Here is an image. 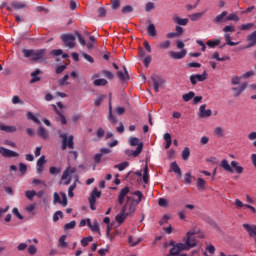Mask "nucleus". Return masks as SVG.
I'll list each match as a JSON object with an SVG mask.
<instances>
[{
    "instance_id": "nucleus-1",
    "label": "nucleus",
    "mask_w": 256,
    "mask_h": 256,
    "mask_svg": "<svg viewBox=\"0 0 256 256\" xmlns=\"http://www.w3.org/2000/svg\"><path fill=\"white\" fill-rule=\"evenodd\" d=\"M132 195H135L137 199L133 198V196H127L126 204L121 209L122 212L126 213L129 217L133 215L137 209V206L143 199V193L141 191H135L132 193Z\"/></svg>"
},
{
    "instance_id": "nucleus-2",
    "label": "nucleus",
    "mask_w": 256,
    "mask_h": 256,
    "mask_svg": "<svg viewBox=\"0 0 256 256\" xmlns=\"http://www.w3.org/2000/svg\"><path fill=\"white\" fill-rule=\"evenodd\" d=\"M220 166L227 173H237L238 175H241V173H243V167L239 165V162L237 161H232L229 164V161H227V159H223L220 163Z\"/></svg>"
},
{
    "instance_id": "nucleus-3",
    "label": "nucleus",
    "mask_w": 256,
    "mask_h": 256,
    "mask_svg": "<svg viewBox=\"0 0 256 256\" xmlns=\"http://www.w3.org/2000/svg\"><path fill=\"white\" fill-rule=\"evenodd\" d=\"M197 233L198 230L193 228L192 230H189L186 234V237L183 238V245L186 251H189V249H193V247H197V238L195 237Z\"/></svg>"
},
{
    "instance_id": "nucleus-4",
    "label": "nucleus",
    "mask_w": 256,
    "mask_h": 256,
    "mask_svg": "<svg viewBox=\"0 0 256 256\" xmlns=\"http://www.w3.org/2000/svg\"><path fill=\"white\" fill-rule=\"evenodd\" d=\"M46 51L47 50L45 49H38V50L22 49V53L24 57H26L27 59L31 57L32 61H43Z\"/></svg>"
},
{
    "instance_id": "nucleus-5",
    "label": "nucleus",
    "mask_w": 256,
    "mask_h": 256,
    "mask_svg": "<svg viewBox=\"0 0 256 256\" xmlns=\"http://www.w3.org/2000/svg\"><path fill=\"white\" fill-rule=\"evenodd\" d=\"M165 247H171L168 256H177L182 251H187V248H185L183 243H175L173 240H171L169 243H166Z\"/></svg>"
},
{
    "instance_id": "nucleus-6",
    "label": "nucleus",
    "mask_w": 256,
    "mask_h": 256,
    "mask_svg": "<svg viewBox=\"0 0 256 256\" xmlns=\"http://www.w3.org/2000/svg\"><path fill=\"white\" fill-rule=\"evenodd\" d=\"M74 173H77V168L71 166L65 168L61 177V183L63 185H70Z\"/></svg>"
},
{
    "instance_id": "nucleus-7",
    "label": "nucleus",
    "mask_w": 256,
    "mask_h": 256,
    "mask_svg": "<svg viewBox=\"0 0 256 256\" xmlns=\"http://www.w3.org/2000/svg\"><path fill=\"white\" fill-rule=\"evenodd\" d=\"M151 81L155 93H159V88L165 85V79L161 76L152 75Z\"/></svg>"
},
{
    "instance_id": "nucleus-8",
    "label": "nucleus",
    "mask_w": 256,
    "mask_h": 256,
    "mask_svg": "<svg viewBox=\"0 0 256 256\" xmlns=\"http://www.w3.org/2000/svg\"><path fill=\"white\" fill-rule=\"evenodd\" d=\"M60 38L69 49L75 47V36L73 34H62Z\"/></svg>"
},
{
    "instance_id": "nucleus-9",
    "label": "nucleus",
    "mask_w": 256,
    "mask_h": 256,
    "mask_svg": "<svg viewBox=\"0 0 256 256\" xmlns=\"http://www.w3.org/2000/svg\"><path fill=\"white\" fill-rule=\"evenodd\" d=\"M62 139V151H65L67 147L73 149V136L67 137V134H60Z\"/></svg>"
},
{
    "instance_id": "nucleus-10",
    "label": "nucleus",
    "mask_w": 256,
    "mask_h": 256,
    "mask_svg": "<svg viewBox=\"0 0 256 256\" xmlns=\"http://www.w3.org/2000/svg\"><path fill=\"white\" fill-rule=\"evenodd\" d=\"M213 115V111L211 109H207V105L203 104L199 108L198 116L200 119H207V117H211Z\"/></svg>"
},
{
    "instance_id": "nucleus-11",
    "label": "nucleus",
    "mask_w": 256,
    "mask_h": 256,
    "mask_svg": "<svg viewBox=\"0 0 256 256\" xmlns=\"http://www.w3.org/2000/svg\"><path fill=\"white\" fill-rule=\"evenodd\" d=\"M207 79V72L204 71L202 74H195L190 76V83L197 85V81L203 82Z\"/></svg>"
},
{
    "instance_id": "nucleus-12",
    "label": "nucleus",
    "mask_w": 256,
    "mask_h": 256,
    "mask_svg": "<svg viewBox=\"0 0 256 256\" xmlns=\"http://www.w3.org/2000/svg\"><path fill=\"white\" fill-rule=\"evenodd\" d=\"M168 55L171 59H185V55H187V50L182 49L180 52L169 51Z\"/></svg>"
},
{
    "instance_id": "nucleus-13",
    "label": "nucleus",
    "mask_w": 256,
    "mask_h": 256,
    "mask_svg": "<svg viewBox=\"0 0 256 256\" xmlns=\"http://www.w3.org/2000/svg\"><path fill=\"white\" fill-rule=\"evenodd\" d=\"M246 41L248 43L246 46V49H251V47H255V45H256V30L253 31L252 33H250L246 37Z\"/></svg>"
},
{
    "instance_id": "nucleus-14",
    "label": "nucleus",
    "mask_w": 256,
    "mask_h": 256,
    "mask_svg": "<svg viewBox=\"0 0 256 256\" xmlns=\"http://www.w3.org/2000/svg\"><path fill=\"white\" fill-rule=\"evenodd\" d=\"M27 7V4L25 2H17V1H12L11 6H7L8 11H13L15 9L18 11L19 9H25Z\"/></svg>"
},
{
    "instance_id": "nucleus-15",
    "label": "nucleus",
    "mask_w": 256,
    "mask_h": 256,
    "mask_svg": "<svg viewBox=\"0 0 256 256\" xmlns=\"http://www.w3.org/2000/svg\"><path fill=\"white\" fill-rule=\"evenodd\" d=\"M87 225L91 231H93V233H98V235H101V229L99 228V222L97 220H94L92 224L91 219L87 218Z\"/></svg>"
},
{
    "instance_id": "nucleus-16",
    "label": "nucleus",
    "mask_w": 256,
    "mask_h": 256,
    "mask_svg": "<svg viewBox=\"0 0 256 256\" xmlns=\"http://www.w3.org/2000/svg\"><path fill=\"white\" fill-rule=\"evenodd\" d=\"M129 195V186H125L118 195V204L123 205L125 198Z\"/></svg>"
},
{
    "instance_id": "nucleus-17",
    "label": "nucleus",
    "mask_w": 256,
    "mask_h": 256,
    "mask_svg": "<svg viewBox=\"0 0 256 256\" xmlns=\"http://www.w3.org/2000/svg\"><path fill=\"white\" fill-rule=\"evenodd\" d=\"M0 153L3 157H19V153L5 147H0Z\"/></svg>"
},
{
    "instance_id": "nucleus-18",
    "label": "nucleus",
    "mask_w": 256,
    "mask_h": 256,
    "mask_svg": "<svg viewBox=\"0 0 256 256\" xmlns=\"http://www.w3.org/2000/svg\"><path fill=\"white\" fill-rule=\"evenodd\" d=\"M248 85L249 84H247V82H243L242 84H240V86L233 87L232 91H234V97H239V95H241V93H243V91L247 89Z\"/></svg>"
},
{
    "instance_id": "nucleus-19",
    "label": "nucleus",
    "mask_w": 256,
    "mask_h": 256,
    "mask_svg": "<svg viewBox=\"0 0 256 256\" xmlns=\"http://www.w3.org/2000/svg\"><path fill=\"white\" fill-rule=\"evenodd\" d=\"M141 151H143V143L138 144L136 150H126L125 153L127 155H132L133 157H139Z\"/></svg>"
},
{
    "instance_id": "nucleus-20",
    "label": "nucleus",
    "mask_w": 256,
    "mask_h": 256,
    "mask_svg": "<svg viewBox=\"0 0 256 256\" xmlns=\"http://www.w3.org/2000/svg\"><path fill=\"white\" fill-rule=\"evenodd\" d=\"M108 121L113 123V125H116L117 123V118L113 116V105L111 104V96L109 98Z\"/></svg>"
},
{
    "instance_id": "nucleus-21",
    "label": "nucleus",
    "mask_w": 256,
    "mask_h": 256,
    "mask_svg": "<svg viewBox=\"0 0 256 256\" xmlns=\"http://www.w3.org/2000/svg\"><path fill=\"white\" fill-rule=\"evenodd\" d=\"M47 163V160H45V156H41L38 161H37V166H36V173L38 175H41L43 173V165Z\"/></svg>"
},
{
    "instance_id": "nucleus-22",
    "label": "nucleus",
    "mask_w": 256,
    "mask_h": 256,
    "mask_svg": "<svg viewBox=\"0 0 256 256\" xmlns=\"http://www.w3.org/2000/svg\"><path fill=\"white\" fill-rule=\"evenodd\" d=\"M243 227L249 233L250 237H256V225L243 224Z\"/></svg>"
},
{
    "instance_id": "nucleus-23",
    "label": "nucleus",
    "mask_w": 256,
    "mask_h": 256,
    "mask_svg": "<svg viewBox=\"0 0 256 256\" xmlns=\"http://www.w3.org/2000/svg\"><path fill=\"white\" fill-rule=\"evenodd\" d=\"M170 171H173L177 175V177L181 178L182 173H181V168H179V165L177 162H172L170 165Z\"/></svg>"
},
{
    "instance_id": "nucleus-24",
    "label": "nucleus",
    "mask_w": 256,
    "mask_h": 256,
    "mask_svg": "<svg viewBox=\"0 0 256 256\" xmlns=\"http://www.w3.org/2000/svg\"><path fill=\"white\" fill-rule=\"evenodd\" d=\"M226 19H227V11H223L222 13H220L219 15H217L214 18L213 22L214 23H223V22L227 21Z\"/></svg>"
},
{
    "instance_id": "nucleus-25",
    "label": "nucleus",
    "mask_w": 256,
    "mask_h": 256,
    "mask_svg": "<svg viewBox=\"0 0 256 256\" xmlns=\"http://www.w3.org/2000/svg\"><path fill=\"white\" fill-rule=\"evenodd\" d=\"M124 73L122 71H118L117 75L120 81H127L129 79V72H127V67L123 66Z\"/></svg>"
},
{
    "instance_id": "nucleus-26",
    "label": "nucleus",
    "mask_w": 256,
    "mask_h": 256,
    "mask_svg": "<svg viewBox=\"0 0 256 256\" xmlns=\"http://www.w3.org/2000/svg\"><path fill=\"white\" fill-rule=\"evenodd\" d=\"M37 135H38V137H41L42 139H47L49 137V132L45 128H43V126H40L37 129Z\"/></svg>"
},
{
    "instance_id": "nucleus-27",
    "label": "nucleus",
    "mask_w": 256,
    "mask_h": 256,
    "mask_svg": "<svg viewBox=\"0 0 256 256\" xmlns=\"http://www.w3.org/2000/svg\"><path fill=\"white\" fill-rule=\"evenodd\" d=\"M0 131H5L6 133H15V131H17V127L0 124Z\"/></svg>"
},
{
    "instance_id": "nucleus-28",
    "label": "nucleus",
    "mask_w": 256,
    "mask_h": 256,
    "mask_svg": "<svg viewBox=\"0 0 256 256\" xmlns=\"http://www.w3.org/2000/svg\"><path fill=\"white\" fill-rule=\"evenodd\" d=\"M147 33L149 37H156L157 36V29L155 28V24L150 23L147 26Z\"/></svg>"
},
{
    "instance_id": "nucleus-29",
    "label": "nucleus",
    "mask_w": 256,
    "mask_h": 256,
    "mask_svg": "<svg viewBox=\"0 0 256 256\" xmlns=\"http://www.w3.org/2000/svg\"><path fill=\"white\" fill-rule=\"evenodd\" d=\"M101 197V191L97 190V188H94L93 191L90 194L89 201L94 200L97 202V199Z\"/></svg>"
},
{
    "instance_id": "nucleus-30",
    "label": "nucleus",
    "mask_w": 256,
    "mask_h": 256,
    "mask_svg": "<svg viewBox=\"0 0 256 256\" xmlns=\"http://www.w3.org/2000/svg\"><path fill=\"white\" fill-rule=\"evenodd\" d=\"M224 39H225L226 45H229L230 47H235V46L239 45V43H240V42L231 41V34H229V33L224 34Z\"/></svg>"
},
{
    "instance_id": "nucleus-31",
    "label": "nucleus",
    "mask_w": 256,
    "mask_h": 256,
    "mask_svg": "<svg viewBox=\"0 0 256 256\" xmlns=\"http://www.w3.org/2000/svg\"><path fill=\"white\" fill-rule=\"evenodd\" d=\"M26 117L27 119H29L30 121H33L37 125H41V120H39V118L36 115H34L32 112H27Z\"/></svg>"
},
{
    "instance_id": "nucleus-32",
    "label": "nucleus",
    "mask_w": 256,
    "mask_h": 256,
    "mask_svg": "<svg viewBox=\"0 0 256 256\" xmlns=\"http://www.w3.org/2000/svg\"><path fill=\"white\" fill-rule=\"evenodd\" d=\"M54 111L57 113V115L60 117V122L62 125H67V120L65 119V116L59 112V110L57 109V105L53 104L52 105Z\"/></svg>"
},
{
    "instance_id": "nucleus-33",
    "label": "nucleus",
    "mask_w": 256,
    "mask_h": 256,
    "mask_svg": "<svg viewBox=\"0 0 256 256\" xmlns=\"http://www.w3.org/2000/svg\"><path fill=\"white\" fill-rule=\"evenodd\" d=\"M173 21L177 23L178 25H187L189 23V19L187 18H181L179 16H174Z\"/></svg>"
},
{
    "instance_id": "nucleus-34",
    "label": "nucleus",
    "mask_w": 256,
    "mask_h": 256,
    "mask_svg": "<svg viewBox=\"0 0 256 256\" xmlns=\"http://www.w3.org/2000/svg\"><path fill=\"white\" fill-rule=\"evenodd\" d=\"M128 143H129L130 147H136V145H137V147H139V145H141V143H143V142H139V138L131 136L128 139Z\"/></svg>"
},
{
    "instance_id": "nucleus-35",
    "label": "nucleus",
    "mask_w": 256,
    "mask_h": 256,
    "mask_svg": "<svg viewBox=\"0 0 256 256\" xmlns=\"http://www.w3.org/2000/svg\"><path fill=\"white\" fill-rule=\"evenodd\" d=\"M127 217H129V214H127L126 212H123V210H121L120 214H118L116 216V221H117V223H123V221H125V219H127Z\"/></svg>"
},
{
    "instance_id": "nucleus-36",
    "label": "nucleus",
    "mask_w": 256,
    "mask_h": 256,
    "mask_svg": "<svg viewBox=\"0 0 256 256\" xmlns=\"http://www.w3.org/2000/svg\"><path fill=\"white\" fill-rule=\"evenodd\" d=\"M77 181H79V179H75V182L70 185V187L68 188V197L73 198L75 197V194L73 193V191H75V188L77 187Z\"/></svg>"
},
{
    "instance_id": "nucleus-37",
    "label": "nucleus",
    "mask_w": 256,
    "mask_h": 256,
    "mask_svg": "<svg viewBox=\"0 0 256 256\" xmlns=\"http://www.w3.org/2000/svg\"><path fill=\"white\" fill-rule=\"evenodd\" d=\"M214 135L216 137H225V129L223 127L218 126L214 129Z\"/></svg>"
},
{
    "instance_id": "nucleus-38",
    "label": "nucleus",
    "mask_w": 256,
    "mask_h": 256,
    "mask_svg": "<svg viewBox=\"0 0 256 256\" xmlns=\"http://www.w3.org/2000/svg\"><path fill=\"white\" fill-rule=\"evenodd\" d=\"M66 240H67V236L63 235L59 239V247H61L62 249H67V247H69V244L66 242Z\"/></svg>"
},
{
    "instance_id": "nucleus-39",
    "label": "nucleus",
    "mask_w": 256,
    "mask_h": 256,
    "mask_svg": "<svg viewBox=\"0 0 256 256\" xmlns=\"http://www.w3.org/2000/svg\"><path fill=\"white\" fill-rule=\"evenodd\" d=\"M143 241L142 238H137L136 240L133 239V236H129L128 243L131 247H135V245H139Z\"/></svg>"
},
{
    "instance_id": "nucleus-40",
    "label": "nucleus",
    "mask_w": 256,
    "mask_h": 256,
    "mask_svg": "<svg viewBox=\"0 0 256 256\" xmlns=\"http://www.w3.org/2000/svg\"><path fill=\"white\" fill-rule=\"evenodd\" d=\"M41 74V70L39 69H36L34 72L31 73V77L32 80H31V83H37V81H40L41 78L37 77V75H40Z\"/></svg>"
},
{
    "instance_id": "nucleus-41",
    "label": "nucleus",
    "mask_w": 256,
    "mask_h": 256,
    "mask_svg": "<svg viewBox=\"0 0 256 256\" xmlns=\"http://www.w3.org/2000/svg\"><path fill=\"white\" fill-rule=\"evenodd\" d=\"M255 27L253 23L242 24L239 26L240 31H251Z\"/></svg>"
},
{
    "instance_id": "nucleus-42",
    "label": "nucleus",
    "mask_w": 256,
    "mask_h": 256,
    "mask_svg": "<svg viewBox=\"0 0 256 256\" xmlns=\"http://www.w3.org/2000/svg\"><path fill=\"white\" fill-rule=\"evenodd\" d=\"M93 83H94L95 87H105V85H107V80L100 78V79L94 80Z\"/></svg>"
},
{
    "instance_id": "nucleus-43",
    "label": "nucleus",
    "mask_w": 256,
    "mask_h": 256,
    "mask_svg": "<svg viewBox=\"0 0 256 256\" xmlns=\"http://www.w3.org/2000/svg\"><path fill=\"white\" fill-rule=\"evenodd\" d=\"M163 139L166 141L165 149H169V147H171V143H172L171 134L165 133L163 136Z\"/></svg>"
},
{
    "instance_id": "nucleus-44",
    "label": "nucleus",
    "mask_w": 256,
    "mask_h": 256,
    "mask_svg": "<svg viewBox=\"0 0 256 256\" xmlns=\"http://www.w3.org/2000/svg\"><path fill=\"white\" fill-rule=\"evenodd\" d=\"M129 167V162H122L120 164H117L114 166L115 169H118V171H125Z\"/></svg>"
},
{
    "instance_id": "nucleus-45",
    "label": "nucleus",
    "mask_w": 256,
    "mask_h": 256,
    "mask_svg": "<svg viewBox=\"0 0 256 256\" xmlns=\"http://www.w3.org/2000/svg\"><path fill=\"white\" fill-rule=\"evenodd\" d=\"M219 43H221L220 39H214V40H208L207 41V45L208 47H210L211 49H213V47H217V45H219Z\"/></svg>"
},
{
    "instance_id": "nucleus-46",
    "label": "nucleus",
    "mask_w": 256,
    "mask_h": 256,
    "mask_svg": "<svg viewBox=\"0 0 256 256\" xmlns=\"http://www.w3.org/2000/svg\"><path fill=\"white\" fill-rule=\"evenodd\" d=\"M195 97V92H189L187 94H183L182 99L187 103L188 101H191Z\"/></svg>"
},
{
    "instance_id": "nucleus-47",
    "label": "nucleus",
    "mask_w": 256,
    "mask_h": 256,
    "mask_svg": "<svg viewBox=\"0 0 256 256\" xmlns=\"http://www.w3.org/2000/svg\"><path fill=\"white\" fill-rule=\"evenodd\" d=\"M190 155H191V151L189 150V148L188 147L184 148V150L182 151V159L184 161H187V159H189Z\"/></svg>"
},
{
    "instance_id": "nucleus-48",
    "label": "nucleus",
    "mask_w": 256,
    "mask_h": 256,
    "mask_svg": "<svg viewBox=\"0 0 256 256\" xmlns=\"http://www.w3.org/2000/svg\"><path fill=\"white\" fill-rule=\"evenodd\" d=\"M158 47L159 49H169V47H171V41L170 40L163 41L158 45Z\"/></svg>"
},
{
    "instance_id": "nucleus-49",
    "label": "nucleus",
    "mask_w": 256,
    "mask_h": 256,
    "mask_svg": "<svg viewBox=\"0 0 256 256\" xmlns=\"http://www.w3.org/2000/svg\"><path fill=\"white\" fill-rule=\"evenodd\" d=\"M37 195V192L34 190H28L25 192V196L27 197V199H29L30 201H33V197H35Z\"/></svg>"
},
{
    "instance_id": "nucleus-50",
    "label": "nucleus",
    "mask_w": 256,
    "mask_h": 256,
    "mask_svg": "<svg viewBox=\"0 0 256 256\" xmlns=\"http://www.w3.org/2000/svg\"><path fill=\"white\" fill-rule=\"evenodd\" d=\"M204 13L203 12H199V13H195L190 15V19L191 21H199V19H201L203 17Z\"/></svg>"
},
{
    "instance_id": "nucleus-51",
    "label": "nucleus",
    "mask_w": 256,
    "mask_h": 256,
    "mask_svg": "<svg viewBox=\"0 0 256 256\" xmlns=\"http://www.w3.org/2000/svg\"><path fill=\"white\" fill-rule=\"evenodd\" d=\"M91 241H93V237L92 236H88L86 238H83L81 240L82 247H87V245H89V243H91Z\"/></svg>"
},
{
    "instance_id": "nucleus-52",
    "label": "nucleus",
    "mask_w": 256,
    "mask_h": 256,
    "mask_svg": "<svg viewBox=\"0 0 256 256\" xmlns=\"http://www.w3.org/2000/svg\"><path fill=\"white\" fill-rule=\"evenodd\" d=\"M143 181L144 183H149V168L145 166L143 171Z\"/></svg>"
},
{
    "instance_id": "nucleus-53",
    "label": "nucleus",
    "mask_w": 256,
    "mask_h": 256,
    "mask_svg": "<svg viewBox=\"0 0 256 256\" xmlns=\"http://www.w3.org/2000/svg\"><path fill=\"white\" fill-rule=\"evenodd\" d=\"M226 21H235V23H237V22H239V16L232 13V14L226 16Z\"/></svg>"
},
{
    "instance_id": "nucleus-54",
    "label": "nucleus",
    "mask_w": 256,
    "mask_h": 256,
    "mask_svg": "<svg viewBox=\"0 0 256 256\" xmlns=\"http://www.w3.org/2000/svg\"><path fill=\"white\" fill-rule=\"evenodd\" d=\"M241 79H243V76H234V77H232V79H231V83H232V85H240V83H241Z\"/></svg>"
},
{
    "instance_id": "nucleus-55",
    "label": "nucleus",
    "mask_w": 256,
    "mask_h": 256,
    "mask_svg": "<svg viewBox=\"0 0 256 256\" xmlns=\"http://www.w3.org/2000/svg\"><path fill=\"white\" fill-rule=\"evenodd\" d=\"M12 103L13 105H23V100H21L19 96L15 95L12 97Z\"/></svg>"
},
{
    "instance_id": "nucleus-56",
    "label": "nucleus",
    "mask_w": 256,
    "mask_h": 256,
    "mask_svg": "<svg viewBox=\"0 0 256 256\" xmlns=\"http://www.w3.org/2000/svg\"><path fill=\"white\" fill-rule=\"evenodd\" d=\"M103 99H105V95H100L98 96L95 100H94V105L96 107H99V105H101V103H103Z\"/></svg>"
},
{
    "instance_id": "nucleus-57",
    "label": "nucleus",
    "mask_w": 256,
    "mask_h": 256,
    "mask_svg": "<svg viewBox=\"0 0 256 256\" xmlns=\"http://www.w3.org/2000/svg\"><path fill=\"white\" fill-rule=\"evenodd\" d=\"M234 205L236 206L237 209H243V207H246L248 204H244L241 200L236 199L234 201Z\"/></svg>"
},
{
    "instance_id": "nucleus-58",
    "label": "nucleus",
    "mask_w": 256,
    "mask_h": 256,
    "mask_svg": "<svg viewBox=\"0 0 256 256\" xmlns=\"http://www.w3.org/2000/svg\"><path fill=\"white\" fill-rule=\"evenodd\" d=\"M196 185L198 189H205V180H203V178H198Z\"/></svg>"
},
{
    "instance_id": "nucleus-59",
    "label": "nucleus",
    "mask_w": 256,
    "mask_h": 256,
    "mask_svg": "<svg viewBox=\"0 0 256 256\" xmlns=\"http://www.w3.org/2000/svg\"><path fill=\"white\" fill-rule=\"evenodd\" d=\"M68 79L69 74L64 75V77L58 81L59 85H69V83L67 82Z\"/></svg>"
},
{
    "instance_id": "nucleus-60",
    "label": "nucleus",
    "mask_w": 256,
    "mask_h": 256,
    "mask_svg": "<svg viewBox=\"0 0 256 256\" xmlns=\"http://www.w3.org/2000/svg\"><path fill=\"white\" fill-rule=\"evenodd\" d=\"M75 225H77V222H75V220L66 223L64 226V229H75Z\"/></svg>"
},
{
    "instance_id": "nucleus-61",
    "label": "nucleus",
    "mask_w": 256,
    "mask_h": 256,
    "mask_svg": "<svg viewBox=\"0 0 256 256\" xmlns=\"http://www.w3.org/2000/svg\"><path fill=\"white\" fill-rule=\"evenodd\" d=\"M19 171H20V173H22V175H25V173H27V165L24 163H20Z\"/></svg>"
},
{
    "instance_id": "nucleus-62",
    "label": "nucleus",
    "mask_w": 256,
    "mask_h": 256,
    "mask_svg": "<svg viewBox=\"0 0 256 256\" xmlns=\"http://www.w3.org/2000/svg\"><path fill=\"white\" fill-rule=\"evenodd\" d=\"M65 69H67V65H61V66H57L55 72L57 73V75L63 73V71H65Z\"/></svg>"
},
{
    "instance_id": "nucleus-63",
    "label": "nucleus",
    "mask_w": 256,
    "mask_h": 256,
    "mask_svg": "<svg viewBox=\"0 0 256 256\" xmlns=\"http://www.w3.org/2000/svg\"><path fill=\"white\" fill-rule=\"evenodd\" d=\"M122 13L127 14V13H133V7L130 5H127L122 8Z\"/></svg>"
},
{
    "instance_id": "nucleus-64",
    "label": "nucleus",
    "mask_w": 256,
    "mask_h": 256,
    "mask_svg": "<svg viewBox=\"0 0 256 256\" xmlns=\"http://www.w3.org/2000/svg\"><path fill=\"white\" fill-rule=\"evenodd\" d=\"M248 139H249V141H256V132L255 131H253V132H250L249 134H248Z\"/></svg>"
}]
</instances>
